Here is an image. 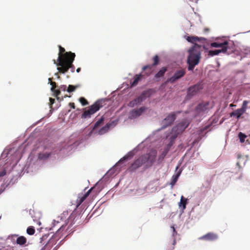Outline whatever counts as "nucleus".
<instances>
[{"instance_id": "f257e3e1", "label": "nucleus", "mask_w": 250, "mask_h": 250, "mask_svg": "<svg viewBox=\"0 0 250 250\" xmlns=\"http://www.w3.org/2000/svg\"><path fill=\"white\" fill-rule=\"evenodd\" d=\"M157 156L156 150H152L139 156L128 167L127 170L130 172H134L142 166L146 169L151 167L155 161Z\"/></svg>"}, {"instance_id": "f03ea898", "label": "nucleus", "mask_w": 250, "mask_h": 250, "mask_svg": "<svg viewBox=\"0 0 250 250\" xmlns=\"http://www.w3.org/2000/svg\"><path fill=\"white\" fill-rule=\"evenodd\" d=\"M201 45L195 43L188 50V56L187 60L188 70H193L195 66L199 63L201 58Z\"/></svg>"}, {"instance_id": "7ed1b4c3", "label": "nucleus", "mask_w": 250, "mask_h": 250, "mask_svg": "<svg viewBox=\"0 0 250 250\" xmlns=\"http://www.w3.org/2000/svg\"><path fill=\"white\" fill-rule=\"evenodd\" d=\"M75 56L71 57L64 62H57V61L53 60L54 63L56 64L57 66V70L60 73L64 74L67 72L69 69L72 73L75 71V66L73 64V62L74 61Z\"/></svg>"}, {"instance_id": "20e7f679", "label": "nucleus", "mask_w": 250, "mask_h": 250, "mask_svg": "<svg viewBox=\"0 0 250 250\" xmlns=\"http://www.w3.org/2000/svg\"><path fill=\"white\" fill-rule=\"evenodd\" d=\"M104 103L105 101L104 100L97 101L94 104L89 106L87 109L84 111L82 114V117L83 118L90 117L92 115L104 106Z\"/></svg>"}, {"instance_id": "39448f33", "label": "nucleus", "mask_w": 250, "mask_h": 250, "mask_svg": "<svg viewBox=\"0 0 250 250\" xmlns=\"http://www.w3.org/2000/svg\"><path fill=\"white\" fill-rule=\"evenodd\" d=\"M189 123L187 121H184L179 123L176 126L172 128L171 133L172 138L175 139L177 135L183 132V131L188 126Z\"/></svg>"}, {"instance_id": "423d86ee", "label": "nucleus", "mask_w": 250, "mask_h": 250, "mask_svg": "<svg viewBox=\"0 0 250 250\" xmlns=\"http://www.w3.org/2000/svg\"><path fill=\"white\" fill-rule=\"evenodd\" d=\"M59 53L57 62H64L71 57L75 56V54L71 52H65V49L59 45Z\"/></svg>"}, {"instance_id": "0eeeda50", "label": "nucleus", "mask_w": 250, "mask_h": 250, "mask_svg": "<svg viewBox=\"0 0 250 250\" xmlns=\"http://www.w3.org/2000/svg\"><path fill=\"white\" fill-rule=\"evenodd\" d=\"M209 109V103L208 102L200 103L195 108L196 116L203 114L207 112Z\"/></svg>"}, {"instance_id": "6e6552de", "label": "nucleus", "mask_w": 250, "mask_h": 250, "mask_svg": "<svg viewBox=\"0 0 250 250\" xmlns=\"http://www.w3.org/2000/svg\"><path fill=\"white\" fill-rule=\"evenodd\" d=\"M186 74V71L184 69H181L177 70L174 74L173 76L169 78L167 81L174 83L178 80L183 77Z\"/></svg>"}, {"instance_id": "1a4fd4ad", "label": "nucleus", "mask_w": 250, "mask_h": 250, "mask_svg": "<svg viewBox=\"0 0 250 250\" xmlns=\"http://www.w3.org/2000/svg\"><path fill=\"white\" fill-rule=\"evenodd\" d=\"M175 119L176 115L174 113H171L168 115L163 121V126L162 128H165L168 126L170 125Z\"/></svg>"}, {"instance_id": "9d476101", "label": "nucleus", "mask_w": 250, "mask_h": 250, "mask_svg": "<svg viewBox=\"0 0 250 250\" xmlns=\"http://www.w3.org/2000/svg\"><path fill=\"white\" fill-rule=\"evenodd\" d=\"M152 60L153 61V63L152 64L145 65L143 66L142 68L143 70H146L147 69H150V71L148 73L146 72L148 75H150L152 73V67L158 64L160 61L159 56L157 55H155L153 57Z\"/></svg>"}, {"instance_id": "9b49d317", "label": "nucleus", "mask_w": 250, "mask_h": 250, "mask_svg": "<svg viewBox=\"0 0 250 250\" xmlns=\"http://www.w3.org/2000/svg\"><path fill=\"white\" fill-rule=\"evenodd\" d=\"M233 46V44L232 43H230L227 41H225L223 42V45L220 47V49H224L223 52H221L223 53H228V54L233 51V48L232 47Z\"/></svg>"}, {"instance_id": "f8f14e48", "label": "nucleus", "mask_w": 250, "mask_h": 250, "mask_svg": "<svg viewBox=\"0 0 250 250\" xmlns=\"http://www.w3.org/2000/svg\"><path fill=\"white\" fill-rule=\"evenodd\" d=\"M201 89H202V85L200 83L190 86L188 89V95L189 96H193Z\"/></svg>"}, {"instance_id": "ddd939ff", "label": "nucleus", "mask_w": 250, "mask_h": 250, "mask_svg": "<svg viewBox=\"0 0 250 250\" xmlns=\"http://www.w3.org/2000/svg\"><path fill=\"white\" fill-rule=\"evenodd\" d=\"M92 188L88 190L84 194H79L78 199L76 200V208H78L80 205L85 200V199L88 196L90 193L91 192Z\"/></svg>"}, {"instance_id": "4468645a", "label": "nucleus", "mask_w": 250, "mask_h": 250, "mask_svg": "<svg viewBox=\"0 0 250 250\" xmlns=\"http://www.w3.org/2000/svg\"><path fill=\"white\" fill-rule=\"evenodd\" d=\"M146 109V107L143 106L139 109L132 110L129 114L130 118H136L140 116Z\"/></svg>"}, {"instance_id": "2eb2a0df", "label": "nucleus", "mask_w": 250, "mask_h": 250, "mask_svg": "<svg viewBox=\"0 0 250 250\" xmlns=\"http://www.w3.org/2000/svg\"><path fill=\"white\" fill-rule=\"evenodd\" d=\"M18 235L16 234L13 235L12 236V238L13 241H15V237H17L16 240V242L17 245H19L20 246H25V244L27 242L26 238L23 236H20L18 237Z\"/></svg>"}, {"instance_id": "dca6fc26", "label": "nucleus", "mask_w": 250, "mask_h": 250, "mask_svg": "<svg viewBox=\"0 0 250 250\" xmlns=\"http://www.w3.org/2000/svg\"><path fill=\"white\" fill-rule=\"evenodd\" d=\"M217 238L218 236L217 234L209 232L206 235H204L203 236L200 237L199 239H203L207 241H212L217 239Z\"/></svg>"}, {"instance_id": "f3484780", "label": "nucleus", "mask_w": 250, "mask_h": 250, "mask_svg": "<svg viewBox=\"0 0 250 250\" xmlns=\"http://www.w3.org/2000/svg\"><path fill=\"white\" fill-rule=\"evenodd\" d=\"M237 162L236 163V165L238 166L239 168H241L242 166H244L246 163V158L240 154H237Z\"/></svg>"}, {"instance_id": "a211bd4d", "label": "nucleus", "mask_w": 250, "mask_h": 250, "mask_svg": "<svg viewBox=\"0 0 250 250\" xmlns=\"http://www.w3.org/2000/svg\"><path fill=\"white\" fill-rule=\"evenodd\" d=\"M187 40L188 42H190L191 43H195V42H205L206 41V39L204 38H202V37H201V38H199L198 37H194V36H188L187 38Z\"/></svg>"}, {"instance_id": "6ab92c4d", "label": "nucleus", "mask_w": 250, "mask_h": 250, "mask_svg": "<svg viewBox=\"0 0 250 250\" xmlns=\"http://www.w3.org/2000/svg\"><path fill=\"white\" fill-rule=\"evenodd\" d=\"M244 113L242 109L239 108L230 113V117H236L237 119H239Z\"/></svg>"}, {"instance_id": "aec40b11", "label": "nucleus", "mask_w": 250, "mask_h": 250, "mask_svg": "<svg viewBox=\"0 0 250 250\" xmlns=\"http://www.w3.org/2000/svg\"><path fill=\"white\" fill-rule=\"evenodd\" d=\"M167 69L166 67H163L155 74V78L157 79L164 76Z\"/></svg>"}, {"instance_id": "412c9836", "label": "nucleus", "mask_w": 250, "mask_h": 250, "mask_svg": "<svg viewBox=\"0 0 250 250\" xmlns=\"http://www.w3.org/2000/svg\"><path fill=\"white\" fill-rule=\"evenodd\" d=\"M111 124H107L105 126L102 127L98 131V134L103 135L106 133L109 129Z\"/></svg>"}, {"instance_id": "4be33fe9", "label": "nucleus", "mask_w": 250, "mask_h": 250, "mask_svg": "<svg viewBox=\"0 0 250 250\" xmlns=\"http://www.w3.org/2000/svg\"><path fill=\"white\" fill-rule=\"evenodd\" d=\"M181 171H179L177 173L172 176L171 178V181L170 182V185L172 187H173L176 183L177 182L179 177L180 176L181 174Z\"/></svg>"}, {"instance_id": "5701e85b", "label": "nucleus", "mask_w": 250, "mask_h": 250, "mask_svg": "<svg viewBox=\"0 0 250 250\" xmlns=\"http://www.w3.org/2000/svg\"><path fill=\"white\" fill-rule=\"evenodd\" d=\"M51 155V153L44 152L39 154L38 158L40 160H46Z\"/></svg>"}, {"instance_id": "b1692460", "label": "nucleus", "mask_w": 250, "mask_h": 250, "mask_svg": "<svg viewBox=\"0 0 250 250\" xmlns=\"http://www.w3.org/2000/svg\"><path fill=\"white\" fill-rule=\"evenodd\" d=\"M142 77L143 75L141 74L136 75L134 76L133 81L131 83V85L133 86H136Z\"/></svg>"}, {"instance_id": "393cba45", "label": "nucleus", "mask_w": 250, "mask_h": 250, "mask_svg": "<svg viewBox=\"0 0 250 250\" xmlns=\"http://www.w3.org/2000/svg\"><path fill=\"white\" fill-rule=\"evenodd\" d=\"M146 99V93L143 92L141 94L140 96H139L137 98L135 99L136 103L137 104H141Z\"/></svg>"}, {"instance_id": "a878e982", "label": "nucleus", "mask_w": 250, "mask_h": 250, "mask_svg": "<svg viewBox=\"0 0 250 250\" xmlns=\"http://www.w3.org/2000/svg\"><path fill=\"white\" fill-rule=\"evenodd\" d=\"M224 50V49H216L215 50H210L208 52V55L210 56L217 55L219 53H221V52H223Z\"/></svg>"}, {"instance_id": "bb28decb", "label": "nucleus", "mask_w": 250, "mask_h": 250, "mask_svg": "<svg viewBox=\"0 0 250 250\" xmlns=\"http://www.w3.org/2000/svg\"><path fill=\"white\" fill-rule=\"evenodd\" d=\"M187 204V199H186L183 196H182L181 198L180 202L179 203V207L182 206L183 209H185L186 208V205Z\"/></svg>"}, {"instance_id": "cd10ccee", "label": "nucleus", "mask_w": 250, "mask_h": 250, "mask_svg": "<svg viewBox=\"0 0 250 250\" xmlns=\"http://www.w3.org/2000/svg\"><path fill=\"white\" fill-rule=\"evenodd\" d=\"M167 153L168 150L167 149L164 150L162 152L158 160L159 163H161L163 161L164 159L165 158Z\"/></svg>"}, {"instance_id": "c85d7f7f", "label": "nucleus", "mask_w": 250, "mask_h": 250, "mask_svg": "<svg viewBox=\"0 0 250 250\" xmlns=\"http://www.w3.org/2000/svg\"><path fill=\"white\" fill-rule=\"evenodd\" d=\"M171 229H172V236L173 237L172 245H174L176 244L175 236L177 235V231H176L175 229L174 226H171Z\"/></svg>"}, {"instance_id": "c756f323", "label": "nucleus", "mask_w": 250, "mask_h": 250, "mask_svg": "<svg viewBox=\"0 0 250 250\" xmlns=\"http://www.w3.org/2000/svg\"><path fill=\"white\" fill-rule=\"evenodd\" d=\"M104 121V118L102 117L98 121H97L93 127V130H94L98 128L101 125H102Z\"/></svg>"}, {"instance_id": "7c9ffc66", "label": "nucleus", "mask_w": 250, "mask_h": 250, "mask_svg": "<svg viewBox=\"0 0 250 250\" xmlns=\"http://www.w3.org/2000/svg\"><path fill=\"white\" fill-rule=\"evenodd\" d=\"M133 157V154L131 152L129 153L128 154L125 155L124 157L121 159L118 162V164L123 163L125 160L128 159L129 157L132 158Z\"/></svg>"}, {"instance_id": "2f4dec72", "label": "nucleus", "mask_w": 250, "mask_h": 250, "mask_svg": "<svg viewBox=\"0 0 250 250\" xmlns=\"http://www.w3.org/2000/svg\"><path fill=\"white\" fill-rule=\"evenodd\" d=\"M35 229L33 226H30L27 228L26 232L29 235H33L35 233Z\"/></svg>"}, {"instance_id": "473e14b6", "label": "nucleus", "mask_w": 250, "mask_h": 250, "mask_svg": "<svg viewBox=\"0 0 250 250\" xmlns=\"http://www.w3.org/2000/svg\"><path fill=\"white\" fill-rule=\"evenodd\" d=\"M79 87V85H69L67 91L68 92H71L74 91L77 88Z\"/></svg>"}, {"instance_id": "72a5a7b5", "label": "nucleus", "mask_w": 250, "mask_h": 250, "mask_svg": "<svg viewBox=\"0 0 250 250\" xmlns=\"http://www.w3.org/2000/svg\"><path fill=\"white\" fill-rule=\"evenodd\" d=\"M238 137L239 138L240 142L243 143L244 142L245 139L247 137V136L243 133L240 132L238 134Z\"/></svg>"}, {"instance_id": "f704fd0d", "label": "nucleus", "mask_w": 250, "mask_h": 250, "mask_svg": "<svg viewBox=\"0 0 250 250\" xmlns=\"http://www.w3.org/2000/svg\"><path fill=\"white\" fill-rule=\"evenodd\" d=\"M223 45V42L219 43L216 42H212L210 44V46L212 47L220 48Z\"/></svg>"}, {"instance_id": "c9c22d12", "label": "nucleus", "mask_w": 250, "mask_h": 250, "mask_svg": "<svg viewBox=\"0 0 250 250\" xmlns=\"http://www.w3.org/2000/svg\"><path fill=\"white\" fill-rule=\"evenodd\" d=\"M249 103V102L247 101H244L243 102V104L242 107L240 108L244 112H246V109L247 108V104Z\"/></svg>"}, {"instance_id": "e433bc0d", "label": "nucleus", "mask_w": 250, "mask_h": 250, "mask_svg": "<svg viewBox=\"0 0 250 250\" xmlns=\"http://www.w3.org/2000/svg\"><path fill=\"white\" fill-rule=\"evenodd\" d=\"M79 101L83 105H86L88 104L87 101L83 97H81L79 99Z\"/></svg>"}, {"instance_id": "4c0bfd02", "label": "nucleus", "mask_w": 250, "mask_h": 250, "mask_svg": "<svg viewBox=\"0 0 250 250\" xmlns=\"http://www.w3.org/2000/svg\"><path fill=\"white\" fill-rule=\"evenodd\" d=\"M48 80L50 82V84L52 85V87L51 88V90L52 91H54V89H55V88L57 87L56 83L54 82H52L51 81V78H49Z\"/></svg>"}, {"instance_id": "58836bf2", "label": "nucleus", "mask_w": 250, "mask_h": 250, "mask_svg": "<svg viewBox=\"0 0 250 250\" xmlns=\"http://www.w3.org/2000/svg\"><path fill=\"white\" fill-rule=\"evenodd\" d=\"M54 93V95L57 97L58 100L60 99V98L58 97L59 95L61 94V90L59 89H54V91H52Z\"/></svg>"}, {"instance_id": "ea45409f", "label": "nucleus", "mask_w": 250, "mask_h": 250, "mask_svg": "<svg viewBox=\"0 0 250 250\" xmlns=\"http://www.w3.org/2000/svg\"><path fill=\"white\" fill-rule=\"evenodd\" d=\"M136 105H137V104L135 99L133 101H130L128 104V105L130 107H133Z\"/></svg>"}, {"instance_id": "a19ab883", "label": "nucleus", "mask_w": 250, "mask_h": 250, "mask_svg": "<svg viewBox=\"0 0 250 250\" xmlns=\"http://www.w3.org/2000/svg\"><path fill=\"white\" fill-rule=\"evenodd\" d=\"M48 236V235H47V234L43 235L41 238V242H40L41 243H42V244H44L45 242H43V241L47 239Z\"/></svg>"}, {"instance_id": "79ce46f5", "label": "nucleus", "mask_w": 250, "mask_h": 250, "mask_svg": "<svg viewBox=\"0 0 250 250\" xmlns=\"http://www.w3.org/2000/svg\"><path fill=\"white\" fill-rule=\"evenodd\" d=\"M49 101H50V108H52V104L54 103L55 102V99H53L52 98H49Z\"/></svg>"}, {"instance_id": "37998d69", "label": "nucleus", "mask_w": 250, "mask_h": 250, "mask_svg": "<svg viewBox=\"0 0 250 250\" xmlns=\"http://www.w3.org/2000/svg\"><path fill=\"white\" fill-rule=\"evenodd\" d=\"M59 89L61 90V91L62 90L65 91L66 89V86L65 85H62L60 86Z\"/></svg>"}, {"instance_id": "c03bdc74", "label": "nucleus", "mask_w": 250, "mask_h": 250, "mask_svg": "<svg viewBox=\"0 0 250 250\" xmlns=\"http://www.w3.org/2000/svg\"><path fill=\"white\" fill-rule=\"evenodd\" d=\"M6 174V172L5 170H3L2 171L0 172V177L4 176Z\"/></svg>"}, {"instance_id": "a18cd8bd", "label": "nucleus", "mask_w": 250, "mask_h": 250, "mask_svg": "<svg viewBox=\"0 0 250 250\" xmlns=\"http://www.w3.org/2000/svg\"><path fill=\"white\" fill-rule=\"evenodd\" d=\"M208 127H209L208 125H207V126H205L204 127H203V128L200 129V132L202 133L205 130L208 129Z\"/></svg>"}, {"instance_id": "49530a36", "label": "nucleus", "mask_w": 250, "mask_h": 250, "mask_svg": "<svg viewBox=\"0 0 250 250\" xmlns=\"http://www.w3.org/2000/svg\"><path fill=\"white\" fill-rule=\"evenodd\" d=\"M69 106L73 109L75 108V104L74 103H70L69 104Z\"/></svg>"}, {"instance_id": "de8ad7c7", "label": "nucleus", "mask_w": 250, "mask_h": 250, "mask_svg": "<svg viewBox=\"0 0 250 250\" xmlns=\"http://www.w3.org/2000/svg\"><path fill=\"white\" fill-rule=\"evenodd\" d=\"M63 225H62L61 227L59 228V229H58L57 231H60L61 230H62L63 229Z\"/></svg>"}, {"instance_id": "09e8293b", "label": "nucleus", "mask_w": 250, "mask_h": 250, "mask_svg": "<svg viewBox=\"0 0 250 250\" xmlns=\"http://www.w3.org/2000/svg\"><path fill=\"white\" fill-rule=\"evenodd\" d=\"M209 31V28H204V32H205V33L208 32Z\"/></svg>"}, {"instance_id": "8fccbe9b", "label": "nucleus", "mask_w": 250, "mask_h": 250, "mask_svg": "<svg viewBox=\"0 0 250 250\" xmlns=\"http://www.w3.org/2000/svg\"><path fill=\"white\" fill-rule=\"evenodd\" d=\"M145 71H146V72H145V74H146V75L148 76V75L147 74L146 72H147V73H148V72L150 71V69H147L146 70H145Z\"/></svg>"}, {"instance_id": "3c124183", "label": "nucleus", "mask_w": 250, "mask_h": 250, "mask_svg": "<svg viewBox=\"0 0 250 250\" xmlns=\"http://www.w3.org/2000/svg\"><path fill=\"white\" fill-rule=\"evenodd\" d=\"M80 71H81V68H78L76 69V72H77V73L80 72Z\"/></svg>"}, {"instance_id": "603ef678", "label": "nucleus", "mask_w": 250, "mask_h": 250, "mask_svg": "<svg viewBox=\"0 0 250 250\" xmlns=\"http://www.w3.org/2000/svg\"><path fill=\"white\" fill-rule=\"evenodd\" d=\"M189 0L190 1H192V2H197L199 0Z\"/></svg>"}, {"instance_id": "864d4df0", "label": "nucleus", "mask_w": 250, "mask_h": 250, "mask_svg": "<svg viewBox=\"0 0 250 250\" xmlns=\"http://www.w3.org/2000/svg\"><path fill=\"white\" fill-rule=\"evenodd\" d=\"M235 106V105H234L233 104H230V106Z\"/></svg>"}, {"instance_id": "5fc2aeb1", "label": "nucleus", "mask_w": 250, "mask_h": 250, "mask_svg": "<svg viewBox=\"0 0 250 250\" xmlns=\"http://www.w3.org/2000/svg\"><path fill=\"white\" fill-rule=\"evenodd\" d=\"M73 216H74V213H72V214H71V216H70V217H71V218H72V217H73Z\"/></svg>"}, {"instance_id": "6e6d98bb", "label": "nucleus", "mask_w": 250, "mask_h": 250, "mask_svg": "<svg viewBox=\"0 0 250 250\" xmlns=\"http://www.w3.org/2000/svg\"><path fill=\"white\" fill-rule=\"evenodd\" d=\"M43 248L42 249V250H43Z\"/></svg>"}, {"instance_id": "4d7b16f0", "label": "nucleus", "mask_w": 250, "mask_h": 250, "mask_svg": "<svg viewBox=\"0 0 250 250\" xmlns=\"http://www.w3.org/2000/svg\"><path fill=\"white\" fill-rule=\"evenodd\" d=\"M1 218V216H0V218Z\"/></svg>"}]
</instances>
